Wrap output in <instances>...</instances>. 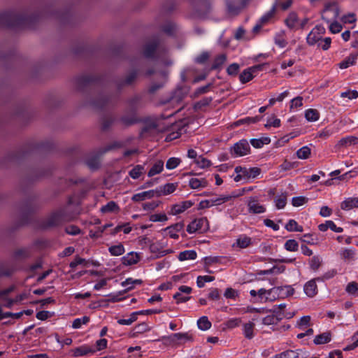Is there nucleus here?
Returning a JSON list of instances; mask_svg holds the SVG:
<instances>
[{"label":"nucleus","instance_id":"1","mask_svg":"<svg viewBox=\"0 0 358 358\" xmlns=\"http://www.w3.org/2000/svg\"><path fill=\"white\" fill-rule=\"evenodd\" d=\"M315 6L322 5L324 8L322 11V17L327 22L336 20L339 15V8L336 3L326 0H311Z\"/></svg>","mask_w":358,"mask_h":358},{"label":"nucleus","instance_id":"2","mask_svg":"<svg viewBox=\"0 0 358 358\" xmlns=\"http://www.w3.org/2000/svg\"><path fill=\"white\" fill-rule=\"evenodd\" d=\"M234 172L236 174L234 176V181L245 183L257 178L260 175L261 170L257 167L247 168L236 166L234 169Z\"/></svg>","mask_w":358,"mask_h":358},{"label":"nucleus","instance_id":"3","mask_svg":"<svg viewBox=\"0 0 358 358\" xmlns=\"http://www.w3.org/2000/svg\"><path fill=\"white\" fill-rule=\"evenodd\" d=\"M326 29L323 26L317 25L315 26L306 37L307 43L309 45H317L320 41L324 34H325Z\"/></svg>","mask_w":358,"mask_h":358},{"label":"nucleus","instance_id":"4","mask_svg":"<svg viewBox=\"0 0 358 358\" xmlns=\"http://www.w3.org/2000/svg\"><path fill=\"white\" fill-rule=\"evenodd\" d=\"M231 200V197L227 195H220L218 196L206 199L200 201L199 203V209L208 208L215 206H220Z\"/></svg>","mask_w":358,"mask_h":358},{"label":"nucleus","instance_id":"5","mask_svg":"<svg viewBox=\"0 0 358 358\" xmlns=\"http://www.w3.org/2000/svg\"><path fill=\"white\" fill-rule=\"evenodd\" d=\"M167 343L171 345H179L186 342L192 341V336L189 333H176L166 337Z\"/></svg>","mask_w":358,"mask_h":358},{"label":"nucleus","instance_id":"6","mask_svg":"<svg viewBox=\"0 0 358 358\" xmlns=\"http://www.w3.org/2000/svg\"><path fill=\"white\" fill-rule=\"evenodd\" d=\"M208 228V222L206 218L201 217L192 221L187 227V231L193 234L197 231H203Z\"/></svg>","mask_w":358,"mask_h":358},{"label":"nucleus","instance_id":"7","mask_svg":"<svg viewBox=\"0 0 358 358\" xmlns=\"http://www.w3.org/2000/svg\"><path fill=\"white\" fill-rule=\"evenodd\" d=\"M278 299L276 287L266 289L261 288L259 289V302H272Z\"/></svg>","mask_w":358,"mask_h":358},{"label":"nucleus","instance_id":"8","mask_svg":"<svg viewBox=\"0 0 358 358\" xmlns=\"http://www.w3.org/2000/svg\"><path fill=\"white\" fill-rule=\"evenodd\" d=\"M264 64H258L245 69L239 76L240 81L245 83L250 81L257 73L263 69Z\"/></svg>","mask_w":358,"mask_h":358},{"label":"nucleus","instance_id":"9","mask_svg":"<svg viewBox=\"0 0 358 358\" xmlns=\"http://www.w3.org/2000/svg\"><path fill=\"white\" fill-rule=\"evenodd\" d=\"M250 148L247 141L241 140L234 144L231 149V154L233 156L243 157L250 153Z\"/></svg>","mask_w":358,"mask_h":358},{"label":"nucleus","instance_id":"10","mask_svg":"<svg viewBox=\"0 0 358 358\" xmlns=\"http://www.w3.org/2000/svg\"><path fill=\"white\" fill-rule=\"evenodd\" d=\"M166 243L162 241L152 242L150 244L149 250L151 253L154 254L156 257H162L167 254L173 252L171 250H166L164 248Z\"/></svg>","mask_w":358,"mask_h":358},{"label":"nucleus","instance_id":"11","mask_svg":"<svg viewBox=\"0 0 358 358\" xmlns=\"http://www.w3.org/2000/svg\"><path fill=\"white\" fill-rule=\"evenodd\" d=\"M192 202L190 201H185L173 204L169 207V214L171 215H177L181 214L192 207Z\"/></svg>","mask_w":358,"mask_h":358},{"label":"nucleus","instance_id":"12","mask_svg":"<svg viewBox=\"0 0 358 358\" xmlns=\"http://www.w3.org/2000/svg\"><path fill=\"white\" fill-rule=\"evenodd\" d=\"M252 243V238L243 234L235 240L231 246L235 250H240L248 248Z\"/></svg>","mask_w":358,"mask_h":358},{"label":"nucleus","instance_id":"13","mask_svg":"<svg viewBox=\"0 0 358 358\" xmlns=\"http://www.w3.org/2000/svg\"><path fill=\"white\" fill-rule=\"evenodd\" d=\"M178 187L177 183H166L155 189L156 197L169 195L174 192Z\"/></svg>","mask_w":358,"mask_h":358},{"label":"nucleus","instance_id":"14","mask_svg":"<svg viewBox=\"0 0 358 358\" xmlns=\"http://www.w3.org/2000/svg\"><path fill=\"white\" fill-rule=\"evenodd\" d=\"M184 227L183 223L178 222L165 228L163 231L171 238L178 239L179 238L178 233L182 230Z\"/></svg>","mask_w":358,"mask_h":358},{"label":"nucleus","instance_id":"15","mask_svg":"<svg viewBox=\"0 0 358 358\" xmlns=\"http://www.w3.org/2000/svg\"><path fill=\"white\" fill-rule=\"evenodd\" d=\"M155 196V190L151 189L134 194L131 197V200L134 202H141Z\"/></svg>","mask_w":358,"mask_h":358},{"label":"nucleus","instance_id":"16","mask_svg":"<svg viewBox=\"0 0 358 358\" xmlns=\"http://www.w3.org/2000/svg\"><path fill=\"white\" fill-rule=\"evenodd\" d=\"M227 11L230 15L237 14L243 7L241 0H227Z\"/></svg>","mask_w":358,"mask_h":358},{"label":"nucleus","instance_id":"17","mask_svg":"<svg viewBox=\"0 0 358 358\" xmlns=\"http://www.w3.org/2000/svg\"><path fill=\"white\" fill-rule=\"evenodd\" d=\"M140 260V255L131 252L122 258V264L125 266H131L137 264Z\"/></svg>","mask_w":358,"mask_h":358},{"label":"nucleus","instance_id":"18","mask_svg":"<svg viewBox=\"0 0 358 358\" xmlns=\"http://www.w3.org/2000/svg\"><path fill=\"white\" fill-rule=\"evenodd\" d=\"M278 299H285L294 294V289L290 285L276 287Z\"/></svg>","mask_w":358,"mask_h":358},{"label":"nucleus","instance_id":"19","mask_svg":"<svg viewBox=\"0 0 358 358\" xmlns=\"http://www.w3.org/2000/svg\"><path fill=\"white\" fill-rule=\"evenodd\" d=\"M249 212L255 214L262 213L265 211V208L262 206L255 198H250L248 201Z\"/></svg>","mask_w":358,"mask_h":358},{"label":"nucleus","instance_id":"20","mask_svg":"<svg viewBox=\"0 0 358 358\" xmlns=\"http://www.w3.org/2000/svg\"><path fill=\"white\" fill-rule=\"evenodd\" d=\"M305 294L309 296L313 297L317 293V287L314 280L307 282L303 287Z\"/></svg>","mask_w":358,"mask_h":358},{"label":"nucleus","instance_id":"21","mask_svg":"<svg viewBox=\"0 0 358 358\" xmlns=\"http://www.w3.org/2000/svg\"><path fill=\"white\" fill-rule=\"evenodd\" d=\"M287 26L292 29H299V20L295 13H291L285 20Z\"/></svg>","mask_w":358,"mask_h":358},{"label":"nucleus","instance_id":"22","mask_svg":"<svg viewBox=\"0 0 358 358\" xmlns=\"http://www.w3.org/2000/svg\"><path fill=\"white\" fill-rule=\"evenodd\" d=\"M164 162L162 160L156 161L148 173V177H152L160 173L164 170Z\"/></svg>","mask_w":358,"mask_h":358},{"label":"nucleus","instance_id":"23","mask_svg":"<svg viewBox=\"0 0 358 358\" xmlns=\"http://www.w3.org/2000/svg\"><path fill=\"white\" fill-rule=\"evenodd\" d=\"M318 228L321 231H326L328 229H330L337 233L343 231V229L341 227H336L334 222L331 220H327L325 223L320 224L318 226Z\"/></svg>","mask_w":358,"mask_h":358},{"label":"nucleus","instance_id":"24","mask_svg":"<svg viewBox=\"0 0 358 358\" xmlns=\"http://www.w3.org/2000/svg\"><path fill=\"white\" fill-rule=\"evenodd\" d=\"M341 208L344 210H350L353 208H358V198H348L343 201Z\"/></svg>","mask_w":358,"mask_h":358},{"label":"nucleus","instance_id":"25","mask_svg":"<svg viewBox=\"0 0 358 358\" xmlns=\"http://www.w3.org/2000/svg\"><path fill=\"white\" fill-rule=\"evenodd\" d=\"M358 142V139L355 136H347L341 138L336 144L338 148H347L355 145Z\"/></svg>","mask_w":358,"mask_h":358},{"label":"nucleus","instance_id":"26","mask_svg":"<svg viewBox=\"0 0 358 358\" xmlns=\"http://www.w3.org/2000/svg\"><path fill=\"white\" fill-rule=\"evenodd\" d=\"M341 257L346 262H350L355 259V252L352 248L344 249L340 252Z\"/></svg>","mask_w":358,"mask_h":358},{"label":"nucleus","instance_id":"27","mask_svg":"<svg viewBox=\"0 0 358 358\" xmlns=\"http://www.w3.org/2000/svg\"><path fill=\"white\" fill-rule=\"evenodd\" d=\"M189 185L192 189H201L206 187L208 183L205 179L192 178L189 180Z\"/></svg>","mask_w":358,"mask_h":358},{"label":"nucleus","instance_id":"28","mask_svg":"<svg viewBox=\"0 0 358 358\" xmlns=\"http://www.w3.org/2000/svg\"><path fill=\"white\" fill-rule=\"evenodd\" d=\"M94 351V350H92L91 348L86 345H83L71 350L73 355L74 357L84 356L90 352H93Z\"/></svg>","mask_w":358,"mask_h":358},{"label":"nucleus","instance_id":"29","mask_svg":"<svg viewBox=\"0 0 358 358\" xmlns=\"http://www.w3.org/2000/svg\"><path fill=\"white\" fill-rule=\"evenodd\" d=\"M305 117L308 122H316L320 118V113L316 109L310 108L305 111Z\"/></svg>","mask_w":358,"mask_h":358},{"label":"nucleus","instance_id":"30","mask_svg":"<svg viewBox=\"0 0 358 358\" xmlns=\"http://www.w3.org/2000/svg\"><path fill=\"white\" fill-rule=\"evenodd\" d=\"M141 283L142 280L140 279H133L129 278L122 282V286L126 287L127 290H130Z\"/></svg>","mask_w":358,"mask_h":358},{"label":"nucleus","instance_id":"31","mask_svg":"<svg viewBox=\"0 0 358 358\" xmlns=\"http://www.w3.org/2000/svg\"><path fill=\"white\" fill-rule=\"evenodd\" d=\"M196 252L194 250H185L180 252L178 259L180 261L193 260L196 258Z\"/></svg>","mask_w":358,"mask_h":358},{"label":"nucleus","instance_id":"32","mask_svg":"<svg viewBox=\"0 0 358 358\" xmlns=\"http://www.w3.org/2000/svg\"><path fill=\"white\" fill-rule=\"evenodd\" d=\"M255 323L250 322L243 325V334L245 338L251 339L254 336Z\"/></svg>","mask_w":358,"mask_h":358},{"label":"nucleus","instance_id":"33","mask_svg":"<svg viewBox=\"0 0 358 358\" xmlns=\"http://www.w3.org/2000/svg\"><path fill=\"white\" fill-rule=\"evenodd\" d=\"M168 220L169 217L164 213H154L149 217V220L152 222H166Z\"/></svg>","mask_w":358,"mask_h":358},{"label":"nucleus","instance_id":"34","mask_svg":"<svg viewBox=\"0 0 358 358\" xmlns=\"http://www.w3.org/2000/svg\"><path fill=\"white\" fill-rule=\"evenodd\" d=\"M108 250L110 255L113 256L122 255L125 251L124 248L122 243L109 247Z\"/></svg>","mask_w":358,"mask_h":358},{"label":"nucleus","instance_id":"35","mask_svg":"<svg viewBox=\"0 0 358 358\" xmlns=\"http://www.w3.org/2000/svg\"><path fill=\"white\" fill-rule=\"evenodd\" d=\"M331 341V334L329 333H323L320 335H317L314 338V343L316 345L324 344L329 343Z\"/></svg>","mask_w":358,"mask_h":358},{"label":"nucleus","instance_id":"36","mask_svg":"<svg viewBox=\"0 0 358 358\" xmlns=\"http://www.w3.org/2000/svg\"><path fill=\"white\" fill-rule=\"evenodd\" d=\"M143 173L144 167L141 165H136L129 172V175L133 179H138Z\"/></svg>","mask_w":358,"mask_h":358},{"label":"nucleus","instance_id":"37","mask_svg":"<svg viewBox=\"0 0 358 358\" xmlns=\"http://www.w3.org/2000/svg\"><path fill=\"white\" fill-rule=\"evenodd\" d=\"M310 148L308 146H303L296 151V156L300 159H306L310 157Z\"/></svg>","mask_w":358,"mask_h":358},{"label":"nucleus","instance_id":"38","mask_svg":"<svg viewBox=\"0 0 358 358\" xmlns=\"http://www.w3.org/2000/svg\"><path fill=\"white\" fill-rule=\"evenodd\" d=\"M197 325L199 329L206 331L210 328L211 323L207 317L203 316L197 321Z\"/></svg>","mask_w":358,"mask_h":358},{"label":"nucleus","instance_id":"39","mask_svg":"<svg viewBox=\"0 0 358 358\" xmlns=\"http://www.w3.org/2000/svg\"><path fill=\"white\" fill-rule=\"evenodd\" d=\"M357 59L356 55H350L348 57H347L345 60L341 62L338 66L341 69H347L349 66L353 65L355 64V61Z\"/></svg>","mask_w":358,"mask_h":358},{"label":"nucleus","instance_id":"40","mask_svg":"<svg viewBox=\"0 0 358 358\" xmlns=\"http://www.w3.org/2000/svg\"><path fill=\"white\" fill-rule=\"evenodd\" d=\"M285 228L289 231H303V227L299 226L297 222L294 220H290L285 225Z\"/></svg>","mask_w":358,"mask_h":358},{"label":"nucleus","instance_id":"41","mask_svg":"<svg viewBox=\"0 0 358 358\" xmlns=\"http://www.w3.org/2000/svg\"><path fill=\"white\" fill-rule=\"evenodd\" d=\"M215 280L213 276L210 275H199L196 279V285L199 287H203L206 282H212Z\"/></svg>","mask_w":358,"mask_h":358},{"label":"nucleus","instance_id":"42","mask_svg":"<svg viewBox=\"0 0 358 358\" xmlns=\"http://www.w3.org/2000/svg\"><path fill=\"white\" fill-rule=\"evenodd\" d=\"M180 159L178 157H171L166 162V168L168 170H173L176 169L180 164Z\"/></svg>","mask_w":358,"mask_h":358},{"label":"nucleus","instance_id":"43","mask_svg":"<svg viewBox=\"0 0 358 358\" xmlns=\"http://www.w3.org/2000/svg\"><path fill=\"white\" fill-rule=\"evenodd\" d=\"M119 208L114 201H110L107 204L103 206L101 208L103 213H110L118 210Z\"/></svg>","mask_w":358,"mask_h":358},{"label":"nucleus","instance_id":"44","mask_svg":"<svg viewBox=\"0 0 358 358\" xmlns=\"http://www.w3.org/2000/svg\"><path fill=\"white\" fill-rule=\"evenodd\" d=\"M310 322V317L308 315L303 316L299 319V320L297 322V327L301 330H305L309 324Z\"/></svg>","mask_w":358,"mask_h":358},{"label":"nucleus","instance_id":"45","mask_svg":"<svg viewBox=\"0 0 358 358\" xmlns=\"http://www.w3.org/2000/svg\"><path fill=\"white\" fill-rule=\"evenodd\" d=\"M90 321V318L87 316H84L81 318H77L73 320L72 323V327L73 329H79L82 327L83 324H86Z\"/></svg>","mask_w":358,"mask_h":358},{"label":"nucleus","instance_id":"46","mask_svg":"<svg viewBox=\"0 0 358 358\" xmlns=\"http://www.w3.org/2000/svg\"><path fill=\"white\" fill-rule=\"evenodd\" d=\"M345 290L349 294L357 296H358V284L351 282L347 285Z\"/></svg>","mask_w":358,"mask_h":358},{"label":"nucleus","instance_id":"47","mask_svg":"<svg viewBox=\"0 0 358 358\" xmlns=\"http://www.w3.org/2000/svg\"><path fill=\"white\" fill-rule=\"evenodd\" d=\"M285 248L288 251L295 252L298 250L299 244L295 240L289 239L285 242Z\"/></svg>","mask_w":358,"mask_h":358},{"label":"nucleus","instance_id":"48","mask_svg":"<svg viewBox=\"0 0 358 358\" xmlns=\"http://www.w3.org/2000/svg\"><path fill=\"white\" fill-rule=\"evenodd\" d=\"M308 198H306L305 196H296V197L292 198V204L294 207H300V206H302L304 204H306L308 202Z\"/></svg>","mask_w":358,"mask_h":358},{"label":"nucleus","instance_id":"49","mask_svg":"<svg viewBox=\"0 0 358 358\" xmlns=\"http://www.w3.org/2000/svg\"><path fill=\"white\" fill-rule=\"evenodd\" d=\"M195 163L197 166L201 169H206L211 166V162L208 159L200 156L199 158L196 159Z\"/></svg>","mask_w":358,"mask_h":358},{"label":"nucleus","instance_id":"50","mask_svg":"<svg viewBox=\"0 0 358 358\" xmlns=\"http://www.w3.org/2000/svg\"><path fill=\"white\" fill-rule=\"evenodd\" d=\"M89 262L83 258L76 257L75 259L70 263V267L72 268H76L78 265H83L85 267H87Z\"/></svg>","mask_w":358,"mask_h":358},{"label":"nucleus","instance_id":"51","mask_svg":"<svg viewBox=\"0 0 358 358\" xmlns=\"http://www.w3.org/2000/svg\"><path fill=\"white\" fill-rule=\"evenodd\" d=\"M329 23V29L332 34L339 33L342 30V25L336 21V20Z\"/></svg>","mask_w":358,"mask_h":358},{"label":"nucleus","instance_id":"52","mask_svg":"<svg viewBox=\"0 0 358 358\" xmlns=\"http://www.w3.org/2000/svg\"><path fill=\"white\" fill-rule=\"evenodd\" d=\"M331 39L329 37L322 38L320 42L317 43V46L324 50H327L331 45Z\"/></svg>","mask_w":358,"mask_h":358},{"label":"nucleus","instance_id":"53","mask_svg":"<svg viewBox=\"0 0 358 358\" xmlns=\"http://www.w3.org/2000/svg\"><path fill=\"white\" fill-rule=\"evenodd\" d=\"M287 203V197L285 195H280L275 198V204L278 209L283 208Z\"/></svg>","mask_w":358,"mask_h":358},{"label":"nucleus","instance_id":"54","mask_svg":"<svg viewBox=\"0 0 358 358\" xmlns=\"http://www.w3.org/2000/svg\"><path fill=\"white\" fill-rule=\"evenodd\" d=\"M280 126V119L277 118L275 116L272 115L270 117L268 120L267 123L265 124L266 127H279Z\"/></svg>","mask_w":358,"mask_h":358},{"label":"nucleus","instance_id":"55","mask_svg":"<svg viewBox=\"0 0 358 358\" xmlns=\"http://www.w3.org/2000/svg\"><path fill=\"white\" fill-rule=\"evenodd\" d=\"M297 354L293 350H287L275 355L273 358H296Z\"/></svg>","mask_w":358,"mask_h":358},{"label":"nucleus","instance_id":"56","mask_svg":"<svg viewBox=\"0 0 358 358\" xmlns=\"http://www.w3.org/2000/svg\"><path fill=\"white\" fill-rule=\"evenodd\" d=\"M322 259L319 256H314L310 261V266L313 271H316L321 265Z\"/></svg>","mask_w":358,"mask_h":358},{"label":"nucleus","instance_id":"57","mask_svg":"<svg viewBox=\"0 0 358 358\" xmlns=\"http://www.w3.org/2000/svg\"><path fill=\"white\" fill-rule=\"evenodd\" d=\"M351 343L345 348V350H351L358 346V331L352 336Z\"/></svg>","mask_w":358,"mask_h":358},{"label":"nucleus","instance_id":"58","mask_svg":"<svg viewBox=\"0 0 358 358\" xmlns=\"http://www.w3.org/2000/svg\"><path fill=\"white\" fill-rule=\"evenodd\" d=\"M341 96L348 98L349 100L355 99L358 97V92L356 90H349L341 93Z\"/></svg>","mask_w":358,"mask_h":358},{"label":"nucleus","instance_id":"59","mask_svg":"<svg viewBox=\"0 0 358 358\" xmlns=\"http://www.w3.org/2000/svg\"><path fill=\"white\" fill-rule=\"evenodd\" d=\"M303 102H302V97L297 96L294 98L290 103V109L291 110H295L299 108V107L302 106Z\"/></svg>","mask_w":358,"mask_h":358},{"label":"nucleus","instance_id":"60","mask_svg":"<svg viewBox=\"0 0 358 358\" xmlns=\"http://www.w3.org/2000/svg\"><path fill=\"white\" fill-rule=\"evenodd\" d=\"M173 298L176 300V302L178 303H184L190 299L189 296H186L184 294H180V292H176L173 295Z\"/></svg>","mask_w":358,"mask_h":358},{"label":"nucleus","instance_id":"61","mask_svg":"<svg viewBox=\"0 0 358 358\" xmlns=\"http://www.w3.org/2000/svg\"><path fill=\"white\" fill-rule=\"evenodd\" d=\"M292 3V0L279 1L275 3V8H280L282 10H287Z\"/></svg>","mask_w":358,"mask_h":358},{"label":"nucleus","instance_id":"62","mask_svg":"<svg viewBox=\"0 0 358 358\" xmlns=\"http://www.w3.org/2000/svg\"><path fill=\"white\" fill-rule=\"evenodd\" d=\"M278 319L273 315H269L263 318L262 322L265 325H271L277 322Z\"/></svg>","mask_w":358,"mask_h":358},{"label":"nucleus","instance_id":"63","mask_svg":"<svg viewBox=\"0 0 358 358\" xmlns=\"http://www.w3.org/2000/svg\"><path fill=\"white\" fill-rule=\"evenodd\" d=\"M341 21L344 24H351L356 21V17L354 13H349L348 15H343L341 17Z\"/></svg>","mask_w":358,"mask_h":358},{"label":"nucleus","instance_id":"64","mask_svg":"<svg viewBox=\"0 0 358 358\" xmlns=\"http://www.w3.org/2000/svg\"><path fill=\"white\" fill-rule=\"evenodd\" d=\"M275 8L273 6L268 13H266L264 15H263L261 18V21L262 23L267 22L270 19H271L275 14Z\"/></svg>","mask_w":358,"mask_h":358}]
</instances>
